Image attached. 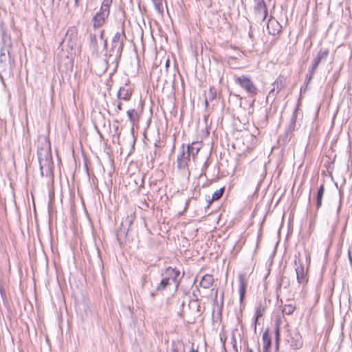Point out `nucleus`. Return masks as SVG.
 Returning <instances> with one entry per match:
<instances>
[{
    "label": "nucleus",
    "instance_id": "4468645a",
    "mask_svg": "<svg viewBox=\"0 0 352 352\" xmlns=\"http://www.w3.org/2000/svg\"><path fill=\"white\" fill-rule=\"evenodd\" d=\"M201 147V142H192L187 147V152L194 157L199 151Z\"/></svg>",
    "mask_w": 352,
    "mask_h": 352
},
{
    "label": "nucleus",
    "instance_id": "5701e85b",
    "mask_svg": "<svg viewBox=\"0 0 352 352\" xmlns=\"http://www.w3.org/2000/svg\"><path fill=\"white\" fill-rule=\"evenodd\" d=\"M171 352H185L183 343L177 342L176 344H174L172 347Z\"/></svg>",
    "mask_w": 352,
    "mask_h": 352
},
{
    "label": "nucleus",
    "instance_id": "b1692460",
    "mask_svg": "<svg viewBox=\"0 0 352 352\" xmlns=\"http://www.w3.org/2000/svg\"><path fill=\"white\" fill-rule=\"evenodd\" d=\"M224 188H220L219 190H217L212 196L211 201H210V203H211L212 201H215L219 199L223 195Z\"/></svg>",
    "mask_w": 352,
    "mask_h": 352
},
{
    "label": "nucleus",
    "instance_id": "20e7f679",
    "mask_svg": "<svg viewBox=\"0 0 352 352\" xmlns=\"http://www.w3.org/2000/svg\"><path fill=\"white\" fill-rule=\"evenodd\" d=\"M123 38L124 34L117 32L113 39V45L111 47V51L115 53L116 57V67H118V60L121 56L123 50Z\"/></svg>",
    "mask_w": 352,
    "mask_h": 352
},
{
    "label": "nucleus",
    "instance_id": "f257e3e1",
    "mask_svg": "<svg viewBox=\"0 0 352 352\" xmlns=\"http://www.w3.org/2000/svg\"><path fill=\"white\" fill-rule=\"evenodd\" d=\"M110 13V0H104L100 12L96 13V14L94 16V27H100L105 21V19L108 18L109 14Z\"/></svg>",
    "mask_w": 352,
    "mask_h": 352
},
{
    "label": "nucleus",
    "instance_id": "0eeeda50",
    "mask_svg": "<svg viewBox=\"0 0 352 352\" xmlns=\"http://www.w3.org/2000/svg\"><path fill=\"white\" fill-rule=\"evenodd\" d=\"M254 15L257 21H263L265 19L267 15V8L265 2L255 4Z\"/></svg>",
    "mask_w": 352,
    "mask_h": 352
},
{
    "label": "nucleus",
    "instance_id": "72a5a7b5",
    "mask_svg": "<svg viewBox=\"0 0 352 352\" xmlns=\"http://www.w3.org/2000/svg\"><path fill=\"white\" fill-rule=\"evenodd\" d=\"M114 127L116 129V132L117 133L118 131V125H114Z\"/></svg>",
    "mask_w": 352,
    "mask_h": 352
},
{
    "label": "nucleus",
    "instance_id": "cd10ccee",
    "mask_svg": "<svg viewBox=\"0 0 352 352\" xmlns=\"http://www.w3.org/2000/svg\"><path fill=\"white\" fill-rule=\"evenodd\" d=\"M316 71V70H313V67L311 66V67L309 70V74L307 75L306 80H307V82H309L311 80Z\"/></svg>",
    "mask_w": 352,
    "mask_h": 352
},
{
    "label": "nucleus",
    "instance_id": "f704fd0d",
    "mask_svg": "<svg viewBox=\"0 0 352 352\" xmlns=\"http://www.w3.org/2000/svg\"><path fill=\"white\" fill-rule=\"evenodd\" d=\"M118 109H121V103L120 102H119L118 104Z\"/></svg>",
    "mask_w": 352,
    "mask_h": 352
},
{
    "label": "nucleus",
    "instance_id": "412c9836",
    "mask_svg": "<svg viewBox=\"0 0 352 352\" xmlns=\"http://www.w3.org/2000/svg\"><path fill=\"white\" fill-rule=\"evenodd\" d=\"M170 284V282L165 277H164L159 285L157 286L156 289L157 291H162L165 289L166 287Z\"/></svg>",
    "mask_w": 352,
    "mask_h": 352
},
{
    "label": "nucleus",
    "instance_id": "6ab92c4d",
    "mask_svg": "<svg viewBox=\"0 0 352 352\" xmlns=\"http://www.w3.org/2000/svg\"><path fill=\"white\" fill-rule=\"evenodd\" d=\"M127 116L132 123H135L139 120V113L135 109H129L127 111Z\"/></svg>",
    "mask_w": 352,
    "mask_h": 352
},
{
    "label": "nucleus",
    "instance_id": "aec40b11",
    "mask_svg": "<svg viewBox=\"0 0 352 352\" xmlns=\"http://www.w3.org/2000/svg\"><path fill=\"white\" fill-rule=\"evenodd\" d=\"M156 11L162 14L164 11L163 0H152Z\"/></svg>",
    "mask_w": 352,
    "mask_h": 352
},
{
    "label": "nucleus",
    "instance_id": "9d476101",
    "mask_svg": "<svg viewBox=\"0 0 352 352\" xmlns=\"http://www.w3.org/2000/svg\"><path fill=\"white\" fill-rule=\"evenodd\" d=\"M273 89L269 93L268 98H274L276 95L283 89L284 81L282 78H277L272 84Z\"/></svg>",
    "mask_w": 352,
    "mask_h": 352
},
{
    "label": "nucleus",
    "instance_id": "6e6552de",
    "mask_svg": "<svg viewBox=\"0 0 352 352\" xmlns=\"http://www.w3.org/2000/svg\"><path fill=\"white\" fill-rule=\"evenodd\" d=\"M267 29L270 34L274 36L281 32L282 26L277 20L273 17H270L267 22Z\"/></svg>",
    "mask_w": 352,
    "mask_h": 352
},
{
    "label": "nucleus",
    "instance_id": "7c9ffc66",
    "mask_svg": "<svg viewBox=\"0 0 352 352\" xmlns=\"http://www.w3.org/2000/svg\"><path fill=\"white\" fill-rule=\"evenodd\" d=\"M254 1H255V4L264 2L263 0H254Z\"/></svg>",
    "mask_w": 352,
    "mask_h": 352
},
{
    "label": "nucleus",
    "instance_id": "a878e982",
    "mask_svg": "<svg viewBox=\"0 0 352 352\" xmlns=\"http://www.w3.org/2000/svg\"><path fill=\"white\" fill-rule=\"evenodd\" d=\"M275 335H276V345L278 346L279 340H280V327H279L278 320L276 323Z\"/></svg>",
    "mask_w": 352,
    "mask_h": 352
},
{
    "label": "nucleus",
    "instance_id": "c756f323",
    "mask_svg": "<svg viewBox=\"0 0 352 352\" xmlns=\"http://www.w3.org/2000/svg\"><path fill=\"white\" fill-rule=\"evenodd\" d=\"M340 206L338 207L337 208V210H336V223L338 221V212H339V210H340Z\"/></svg>",
    "mask_w": 352,
    "mask_h": 352
},
{
    "label": "nucleus",
    "instance_id": "ea45409f",
    "mask_svg": "<svg viewBox=\"0 0 352 352\" xmlns=\"http://www.w3.org/2000/svg\"><path fill=\"white\" fill-rule=\"evenodd\" d=\"M349 256L350 260L351 261V257L350 253L349 254Z\"/></svg>",
    "mask_w": 352,
    "mask_h": 352
},
{
    "label": "nucleus",
    "instance_id": "f8f14e48",
    "mask_svg": "<svg viewBox=\"0 0 352 352\" xmlns=\"http://www.w3.org/2000/svg\"><path fill=\"white\" fill-rule=\"evenodd\" d=\"M214 283V278L210 274L204 275L199 283V285L203 288L208 289L210 288Z\"/></svg>",
    "mask_w": 352,
    "mask_h": 352
},
{
    "label": "nucleus",
    "instance_id": "2eb2a0df",
    "mask_svg": "<svg viewBox=\"0 0 352 352\" xmlns=\"http://www.w3.org/2000/svg\"><path fill=\"white\" fill-rule=\"evenodd\" d=\"M263 342V352H269V349L271 346V337L269 335L268 331H265L262 336Z\"/></svg>",
    "mask_w": 352,
    "mask_h": 352
},
{
    "label": "nucleus",
    "instance_id": "7ed1b4c3",
    "mask_svg": "<svg viewBox=\"0 0 352 352\" xmlns=\"http://www.w3.org/2000/svg\"><path fill=\"white\" fill-rule=\"evenodd\" d=\"M234 81L248 94L251 95H256L257 94V88L250 77L246 76H234Z\"/></svg>",
    "mask_w": 352,
    "mask_h": 352
},
{
    "label": "nucleus",
    "instance_id": "f3484780",
    "mask_svg": "<svg viewBox=\"0 0 352 352\" xmlns=\"http://www.w3.org/2000/svg\"><path fill=\"white\" fill-rule=\"evenodd\" d=\"M324 194V186L320 185L316 195V208L319 209L322 206V198Z\"/></svg>",
    "mask_w": 352,
    "mask_h": 352
},
{
    "label": "nucleus",
    "instance_id": "473e14b6",
    "mask_svg": "<svg viewBox=\"0 0 352 352\" xmlns=\"http://www.w3.org/2000/svg\"><path fill=\"white\" fill-rule=\"evenodd\" d=\"M190 352H198L197 349L192 348Z\"/></svg>",
    "mask_w": 352,
    "mask_h": 352
},
{
    "label": "nucleus",
    "instance_id": "c9c22d12",
    "mask_svg": "<svg viewBox=\"0 0 352 352\" xmlns=\"http://www.w3.org/2000/svg\"><path fill=\"white\" fill-rule=\"evenodd\" d=\"M116 142H117L118 144H120V141H119V136H118V135L116 137Z\"/></svg>",
    "mask_w": 352,
    "mask_h": 352
},
{
    "label": "nucleus",
    "instance_id": "2f4dec72",
    "mask_svg": "<svg viewBox=\"0 0 352 352\" xmlns=\"http://www.w3.org/2000/svg\"><path fill=\"white\" fill-rule=\"evenodd\" d=\"M104 46L105 48H107V40H105L104 42Z\"/></svg>",
    "mask_w": 352,
    "mask_h": 352
},
{
    "label": "nucleus",
    "instance_id": "58836bf2",
    "mask_svg": "<svg viewBox=\"0 0 352 352\" xmlns=\"http://www.w3.org/2000/svg\"><path fill=\"white\" fill-rule=\"evenodd\" d=\"M248 352H254L252 349H249Z\"/></svg>",
    "mask_w": 352,
    "mask_h": 352
},
{
    "label": "nucleus",
    "instance_id": "c85d7f7f",
    "mask_svg": "<svg viewBox=\"0 0 352 352\" xmlns=\"http://www.w3.org/2000/svg\"><path fill=\"white\" fill-rule=\"evenodd\" d=\"M74 34V32L73 30H68L67 34H66V39L69 37V36H71L72 34Z\"/></svg>",
    "mask_w": 352,
    "mask_h": 352
},
{
    "label": "nucleus",
    "instance_id": "bb28decb",
    "mask_svg": "<svg viewBox=\"0 0 352 352\" xmlns=\"http://www.w3.org/2000/svg\"><path fill=\"white\" fill-rule=\"evenodd\" d=\"M263 312H264V309L263 307H259L256 309V317H255V321H254L255 324L257 322L258 318L263 315Z\"/></svg>",
    "mask_w": 352,
    "mask_h": 352
},
{
    "label": "nucleus",
    "instance_id": "39448f33",
    "mask_svg": "<svg viewBox=\"0 0 352 352\" xmlns=\"http://www.w3.org/2000/svg\"><path fill=\"white\" fill-rule=\"evenodd\" d=\"M38 158L39 162L41 174L42 176H43V169H50V166L52 164L50 153L49 151L47 149H42L41 151H38Z\"/></svg>",
    "mask_w": 352,
    "mask_h": 352
},
{
    "label": "nucleus",
    "instance_id": "dca6fc26",
    "mask_svg": "<svg viewBox=\"0 0 352 352\" xmlns=\"http://www.w3.org/2000/svg\"><path fill=\"white\" fill-rule=\"evenodd\" d=\"M131 93L125 87H120L118 91V98L120 100H126L130 98Z\"/></svg>",
    "mask_w": 352,
    "mask_h": 352
},
{
    "label": "nucleus",
    "instance_id": "a211bd4d",
    "mask_svg": "<svg viewBox=\"0 0 352 352\" xmlns=\"http://www.w3.org/2000/svg\"><path fill=\"white\" fill-rule=\"evenodd\" d=\"M296 277L299 283L305 282V271L302 267H299L296 269Z\"/></svg>",
    "mask_w": 352,
    "mask_h": 352
},
{
    "label": "nucleus",
    "instance_id": "4c0bfd02",
    "mask_svg": "<svg viewBox=\"0 0 352 352\" xmlns=\"http://www.w3.org/2000/svg\"><path fill=\"white\" fill-rule=\"evenodd\" d=\"M112 142L113 143H115L116 142V140H115V138L113 137V139H112Z\"/></svg>",
    "mask_w": 352,
    "mask_h": 352
},
{
    "label": "nucleus",
    "instance_id": "423d86ee",
    "mask_svg": "<svg viewBox=\"0 0 352 352\" xmlns=\"http://www.w3.org/2000/svg\"><path fill=\"white\" fill-rule=\"evenodd\" d=\"M180 275V272L178 270L175 268H172L170 267H167L162 276L168 279L170 282L172 281L175 285L176 288L178 287L179 284V281L178 278Z\"/></svg>",
    "mask_w": 352,
    "mask_h": 352
},
{
    "label": "nucleus",
    "instance_id": "f03ea898",
    "mask_svg": "<svg viewBox=\"0 0 352 352\" xmlns=\"http://www.w3.org/2000/svg\"><path fill=\"white\" fill-rule=\"evenodd\" d=\"M286 341L293 349H299L302 346V338L296 329H287Z\"/></svg>",
    "mask_w": 352,
    "mask_h": 352
},
{
    "label": "nucleus",
    "instance_id": "e433bc0d",
    "mask_svg": "<svg viewBox=\"0 0 352 352\" xmlns=\"http://www.w3.org/2000/svg\"><path fill=\"white\" fill-rule=\"evenodd\" d=\"M168 64H169V60H167L166 62V67H168Z\"/></svg>",
    "mask_w": 352,
    "mask_h": 352
},
{
    "label": "nucleus",
    "instance_id": "9b49d317",
    "mask_svg": "<svg viewBox=\"0 0 352 352\" xmlns=\"http://www.w3.org/2000/svg\"><path fill=\"white\" fill-rule=\"evenodd\" d=\"M329 54V50L325 49L322 50L321 49L317 54L316 56L313 60L312 67L313 70H316L319 64L320 63V61L322 60H324L327 58V56Z\"/></svg>",
    "mask_w": 352,
    "mask_h": 352
},
{
    "label": "nucleus",
    "instance_id": "1a4fd4ad",
    "mask_svg": "<svg viewBox=\"0 0 352 352\" xmlns=\"http://www.w3.org/2000/svg\"><path fill=\"white\" fill-rule=\"evenodd\" d=\"M190 155L184 150L182 151V153L177 157V166L179 169H185L190 162Z\"/></svg>",
    "mask_w": 352,
    "mask_h": 352
},
{
    "label": "nucleus",
    "instance_id": "393cba45",
    "mask_svg": "<svg viewBox=\"0 0 352 352\" xmlns=\"http://www.w3.org/2000/svg\"><path fill=\"white\" fill-rule=\"evenodd\" d=\"M216 97V91L213 88H210L209 93H208V99L210 100H212ZM205 103L206 105H208V98H206Z\"/></svg>",
    "mask_w": 352,
    "mask_h": 352
},
{
    "label": "nucleus",
    "instance_id": "4be33fe9",
    "mask_svg": "<svg viewBox=\"0 0 352 352\" xmlns=\"http://www.w3.org/2000/svg\"><path fill=\"white\" fill-rule=\"evenodd\" d=\"M295 309V307L292 305V304H289V305H285L283 309H282V311L283 313H285V314H291L294 312Z\"/></svg>",
    "mask_w": 352,
    "mask_h": 352
},
{
    "label": "nucleus",
    "instance_id": "ddd939ff",
    "mask_svg": "<svg viewBox=\"0 0 352 352\" xmlns=\"http://www.w3.org/2000/svg\"><path fill=\"white\" fill-rule=\"evenodd\" d=\"M239 294H240V300H243L245 291L247 287V281L245 280V276L243 274H239Z\"/></svg>",
    "mask_w": 352,
    "mask_h": 352
}]
</instances>
